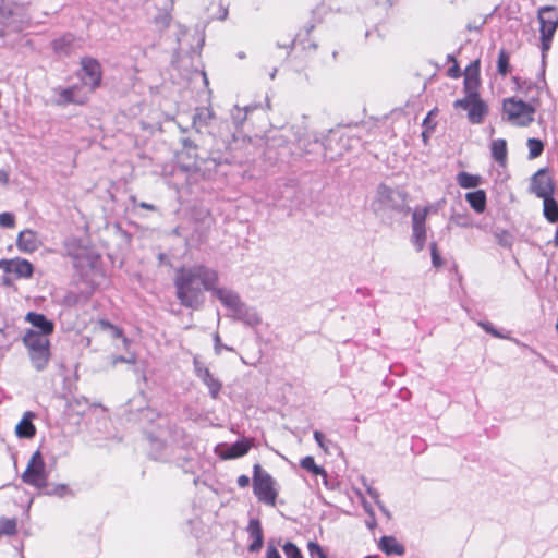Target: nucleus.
I'll list each match as a JSON object with an SVG mask.
<instances>
[{
    "label": "nucleus",
    "instance_id": "f257e3e1",
    "mask_svg": "<svg viewBox=\"0 0 558 558\" xmlns=\"http://www.w3.org/2000/svg\"><path fill=\"white\" fill-rule=\"evenodd\" d=\"M216 269L198 264L181 267L175 271V296L186 308L199 310L204 302V291H210L218 283Z\"/></svg>",
    "mask_w": 558,
    "mask_h": 558
},
{
    "label": "nucleus",
    "instance_id": "f03ea898",
    "mask_svg": "<svg viewBox=\"0 0 558 558\" xmlns=\"http://www.w3.org/2000/svg\"><path fill=\"white\" fill-rule=\"evenodd\" d=\"M32 0H0V37L19 33L27 26V7Z\"/></svg>",
    "mask_w": 558,
    "mask_h": 558
},
{
    "label": "nucleus",
    "instance_id": "7ed1b4c3",
    "mask_svg": "<svg viewBox=\"0 0 558 558\" xmlns=\"http://www.w3.org/2000/svg\"><path fill=\"white\" fill-rule=\"evenodd\" d=\"M23 343L28 350V355L33 367L43 372L48 366L50 360V341L45 335L29 329L23 337Z\"/></svg>",
    "mask_w": 558,
    "mask_h": 558
},
{
    "label": "nucleus",
    "instance_id": "20e7f679",
    "mask_svg": "<svg viewBox=\"0 0 558 558\" xmlns=\"http://www.w3.org/2000/svg\"><path fill=\"white\" fill-rule=\"evenodd\" d=\"M274 477L263 470V468L256 463L253 466V492L257 499L268 506L274 507L278 492L275 488Z\"/></svg>",
    "mask_w": 558,
    "mask_h": 558
},
{
    "label": "nucleus",
    "instance_id": "39448f33",
    "mask_svg": "<svg viewBox=\"0 0 558 558\" xmlns=\"http://www.w3.org/2000/svg\"><path fill=\"white\" fill-rule=\"evenodd\" d=\"M502 109L507 120L517 126H527L534 121L535 108L521 99H505Z\"/></svg>",
    "mask_w": 558,
    "mask_h": 558
},
{
    "label": "nucleus",
    "instance_id": "423d86ee",
    "mask_svg": "<svg viewBox=\"0 0 558 558\" xmlns=\"http://www.w3.org/2000/svg\"><path fill=\"white\" fill-rule=\"evenodd\" d=\"M21 477L27 485L39 489L47 487L48 472L46 471V464L39 450L33 453Z\"/></svg>",
    "mask_w": 558,
    "mask_h": 558
},
{
    "label": "nucleus",
    "instance_id": "0eeeda50",
    "mask_svg": "<svg viewBox=\"0 0 558 558\" xmlns=\"http://www.w3.org/2000/svg\"><path fill=\"white\" fill-rule=\"evenodd\" d=\"M407 194L399 190L390 187L384 183L377 186L376 201L381 207L401 211L405 205Z\"/></svg>",
    "mask_w": 558,
    "mask_h": 558
},
{
    "label": "nucleus",
    "instance_id": "6e6552de",
    "mask_svg": "<svg viewBox=\"0 0 558 558\" xmlns=\"http://www.w3.org/2000/svg\"><path fill=\"white\" fill-rule=\"evenodd\" d=\"M429 213V207L416 208L412 213V234L411 243L414 245L417 252H421L425 247L427 231H426V219Z\"/></svg>",
    "mask_w": 558,
    "mask_h": 558
},
{
    "label": "nucleus",
    "instance_id": "1a4fd4ad",
    "mask_svg": "<svg viewBox=\"0 0 558 558\" xmlns=\"http://www.w3.org/2000/svg\"><path fill=\"white\" fill-rule=\"evenodd\" d=\"M530 192L538 198L554 196L555 183L547 168L537 170L530 180Z\"/></svg>",
    "mask_w": 558,
    "mask_h": 558
},
{
    "label": "nucleus",
    "instance_id": "9d476101",
    "mask_svg": "<svg viewBox=\"0 0 558 558\" xmlns=\"http://www.w3.org/2000/svg\"><path fill=\"white\" fill-rule=\"evenodd\" d=\"M539 32L543 37L554 36L558 27V10L555 7L546 5L538 10Z\"/></svg>",
    "mask_w": 558,
    "mask_h": 558
},
{
    "label": "nucleus",
    "instance_id": "9b49d317",
    "mask_svg": "<svg viewBox=\"0 0 558 558\" xmlns=\"http://www.w3.org/2000/svg\"><path fill=\"white\" fill-rule=\"evenodd\" d=\"M82 71L84 73L83 81L90 89H95L101 82V66L100 63L94 59L85 57L81 60Z\"/></svg>",
    "mask_w": 558,
    "mask_h": 558
},
{
    "label": "nucleus",
    "instance_id": "f8f14e48",
    "mask_svg": "<svg viewBox=\"0 0 558 558\" xmlns=\"http://www.w3.org/2000/svg\"><path fill=\"white\" fill-rule=\"evenodd\" d=\"M196 376L207 386L209 395L216 399L222 388V384L217 379L208 367L204 366L196 357L193 361Z\"/></svg>",
    "mask_w": 558,
    "mask_h": 558
},
{
    "label": "nucleus",
    "instance_id": "ddd939ff",
    "mask_svg": "<svg viewBox=\"0 0 558 558\" xmlns=\"http://www.w3.org/2000/svg\"><path fill=\"white\" fill-rule=\"evenodd\" d=\"M0 269L7 274H14L16 278H31L34 272L33 265L22 258L0 259Z\"/></svg>",
    "mask_w": 558,
    "mask_h": 558
},
{
    "label": "nucleus",
    "instance_id": "4468645a",
    "mask_svg": "<svg viewBox=\"0 0 558 558\" xmlns=\"http://www.w3.org/2000/svg\"><path fill=\"white\" fill-rule=\"evenodd\" d=\"M54 53L58 56H70L81 47L80 40L72 34H64L51 43Z\"/></svg>",
    "mask_w": 558,
    "mask_h": 558
},
{
    "label": "nucleus",
    "instance_id": "2eb2a0df",
    "mask_svg": "<svg viewBox=\"0 0 558 558\" xmlns=\"http://www.w3.org/2000/svg\"><path fill=\"white\" fill-rule=\"evenodd\" d=\"M210 292L230 312L234 311L242 302L239 293L228 288H218L216 284L214 286V289L210 290Z\"/></svg>",
    "mask_w": 558,
    "mask_h": 558
},
{
    "label": "nucleus",
    "instance_id": "dca6fc26",
    "mask_svg": "<svg viewBox=\"0 0 558 558\" xmlns=\"http://www.w3.org/2000/svg\"><path fill=\"white\" fill-rule=\"evenodd\" d=\"M480 61H474L465 72L464 77V92L470 96H480L478 95V86H480Z\"/></svg>",
    "mask_w": 558,
    "mask_h": 558
},
{
    "label": "nucleus",
    "instance_id": "f3484780",
    "mask_svg": "<svg viewBox=\"0 0 558 558\" xmlns=\"http://www.w3.org/2000/svg\"><path fill=\"white\" fill-rule=\"evenodd\" d=\"M39 245L40 241L35 231L25 229L19 233L16 246L21 252L33 253L39 247Z\"/></svg>",
    "mask_w": 558,
    "mask_h": 558
},
{
    "label": "nucleus",
    "instance_id": "a211bd4d",
    "mask_svg": "<svg viewBox=\"0 0 558 558\" xmlns=\"http://www.w3.org/2000/svg\"><path fill=\"white\" fill-rule=\"evenodd\" d=\"M231 313L234 319L240 320L247 326L254 327L260 323V317L257 312L244 302H241V304Z\"/></svg>",
    "mask_w": 558,
    "mask_h": 558
},
{
    "label": "nucleus",
    "instance_id": "6ab92c4d",
    "mask_svg": "<svg viewBox=\"0 0 558 558\" xmlns=\"http://www.w3.org/2000/svg\"><path fill=\"white\" fill-rule=\"evenodd\" d=\"M26 322H28L33 327L37 328L39 335H45L48 338L54 330V325L51 320H49L44 314L29 312L25 317Z\"/></svg>",
    "mask_w": 558,
    "mask_h": 558
},
{
    "label": "nucleus",
    "instance_id": "aec40b11",
    "mask_svg": "<svg viewBox=\"0 0 558 558\" xmlns=\"http://www.w3.org/2000/svg\"><path fill=\"white\" fill-rule=\"evenodd\" d=\"M247 532L253 542L248 545L250 553H257L262 549L264 544V535L260 522L258 519H251L247 525Z\"/></svg>",
    "mask_w": 558,
    "mask_h": 558
},
{
    "label": "nucleus",
    "instance_id": "412c9836",
    "mask_svg": "<svg viewBox=\"0 0 558 558\" xmlns=\"http://www.w3.org/2000/svg\"><path fill=\"white\" fill-rule=\"evenodd\" d=\"M251 448V445L246 440H240L232 445L225 446L223 449L219 450L218 454L223 460L236 459L245 456Z\"/></svg>",
    "mask_w": 558,
    "mask_h": 558
},
{
    "label": "nucleus",
    "instance_id": "4be33fe9",
    "mask_svg": "<svg viewBox=\"0 0 558 558\" xmlns=\"http://www.w3.org/2000/svg\"><path fill=\"white\" fill-rule=\"evenodd\" d=\"M379 548L388 556H402L405 553L404 546L400 544L393 536H383L379 541Z\"/></svg>",
    "mask_w": 558,
    "mask_h": 558
},
{
    "label": "nucleus",
    "instance_id": "5701e85b",
    "mask_svg": "<svg viewBox=\"0 0 558 558\" xmlns=\"http://www.w3.org/2000/svg\"><path fill=\"white\" fill-rule=\"evenodd\" d=\"M33 414L31 412H26L23 418L15 427V433L21 438H32L36 434V428L32 423Z\"/></svg>",
    "mask_w": 558,
    "mask_h": 558
},
{
    "label": "nucleus",
    "instance_id": "b1692460",
    "mask_svg": "<svg viewBox=\"0 0 558 558\" xmlns=\"http://www.w3.org/2000/svg\"><path fill=\"white\" fill-rule=\"evenodd\" d=\"M487 113V106L480 98V96L475 97L473 100L469 111L468 118L472 123H481L485 114Z\"/></svg>",
    "mask_w": 558,
    "mask_h": 558
},
{
    "label": "nucleus",
    "instance_id": "393cba45",
    "mask_svg": "<svg viewBox=\"0 0 558 558\" xmlns=\"http://www.w3.org/2000/svg\"><path fill=\"white\" fill-rule=\"evenodd\" d=\"M492 157L500 166H505L507 161V142L504 138H497L492 142Z\"/></svg>",
    "mask_w": 558,
    "mask_h": 558
},
{
    "label": "nucleus",
    "instance_id": "a878e982",
    "mask_svg": "<svg viewBox=\"0 0 558 558\" xmlns=\"http://www.w3.org/2000/svg\"><path fill=\"white\" fill-rule=\"evenodd\" d=\"M465 198L470 206L476 213H483L486 208V194L483 190L470 192L465 195Z\"/></svg>",
    "mask_w": 558,
    "mask_h": 558
},
{
    "label": "nucleus",
    "instance_id": "bb28decb",
    "mask_svg": "<svg viewBox=\"0 0 558 558\" xmlns=\"http://www.w3.org/2000/svg\"><path fill=\"white\" fill-rule=\"evenodd\" d=\"M214 118V113L208 108H199L193 116V126L197 132H202V129L207 126Z\"/></svg>",
    "mask_w": 558,
    "mask_h": 558
},
{
    "label": "nucleus",
    "instance_id": "cd10ccee",
    "mask_svg": "<svg viewBox=\"0 0 558 558\" xmlns=\"http://www.w3.org/2000/svg\"><path fill=\"white\" fill-rule=\"evenodd\" d=\"M544 216L549 222H558V203L554 196L543 198Z\"/></svg>",
    "mask_w": 558,
    "mask_h": 558
},
{
    "label": "nucleus",
    "instance_id": "c85d7f7f",
    "mask_svg": "<svg viewBox=\"0 0 558 558\" xmlns=\"http://www.w3.org/2000/svg\"><path fill=\"white\" fill-rule=\"evenodd\" d=\"M457 181L463 189H473L480 184L481 178L468 172H460L457 177Z\"/></svg>",
    "mask_w": 558,
    "mask_h": 558
},
{
    "label": "nucleus",
    "instance_id": "c756f323",
    "mask_svg": "<svg viewBox=\"0 0 558 558\" xmlns=\"http://www.w3.org/2000/svg\"><path fill=\"white\" fill-rule=\"evenodd\" d=\"M301 466L313 473L314 475H322L324 478L327 477V473L326 471L322 468V466H318L316 463H315V460L313 457L311 456H306L304 457L301 462H300Z\"/></svg>",
    "mask_w": 558,
    "mask_h": 558
},
{
    "label": "nucleus",
    "instance_id": "7c9ffc66",
    "mask_svg": "<svg viewBox=\"0 0 558 558\" xmlns=\"http://www.w3.org/2000/svg\"><path fill=\"white\" fill-rule=\"evenodd\" d=\"M76 87L62 88L59 90V98L57 99V104L59 106H65L69 104H81V101L74 98V93Z\"/></svg>",
    "mask_w": 558,
    "mask_h": 558
},
{
    "label": "nucleus",
    "instance_id": "2f4dec72",
    "mask_svg": "<svg viewBox=\"0 0 558 558\" xmlns=\"http://www.w3.org/2000/svg\"><path fill=\"white\" fill-rule=\"evenodd\" d=\"M509 58V53L505 49H501L499 51L497 71L502 76L507 75L510 71Z\"/></svg>",
    "mask_w": 558,
    "mask_h": 558
},
{
    "label": "nucleus",
    "instance_id": "473e14b6",
    "mask_svg": "<svg viewBox=\"0 0 558 558\" xmlns=\"http://www.w3.org/2000/svg\"><path fill=\"white\" fill-rule=\"evenodd\" d=\"M526 144L529 147V159H535L542 155L544 150V144L541 140L529 138Z\"/></svg>",
    "mask_w": 558,
    "mask_h": 558
},
{
    "label": "nucleus",
    "instance_id": "72a5a7b5",
    "mask_svg": "<svg viewBox=\"0 0 558 558\" xmlns=\"http://www.w3.org/2000/svg\"><path fill=\"white\" fill-rule=\"evenodd\" d=\"M16 533V520L15 519H2L0 521V536L1 535H14Z\"/></svg>",
    "mask_w": 558,
    "mask_h": 558
},
{
    "label": "nucleus",
    "instance_id": "f704fd0d",
    "mask_svg": "<svg viewBox=\"0 0 558 558\" xmlns=\"http://www.w3.org/2000/svg\"><path fill=\"white\" fill-rule=\"evenodd\" d=\"M282 549L287 558H303L301 550L292 542H287Z\"/></svg>",
    "mask_w": 558,
    "mask_h": 558
},
{
    "label": "nucleus",
    "instance_id": "c9c22d12",
    "mask_svg": "<svg viewBox=\"0 0 558 558\" xmlns=\"http://www.w3.org/2000/svg\"><path fill=\"white\" fill-rule=\"evenodd\" d=\"M46 488L47 489H46L45 494H47L49 496L63 497L71 493V490L69 489V487L65 484H58V485H54L52 488H48V486H47Z\"/></svg>",
    "mask_w": 558,
    "mask_h": 558
},
{
    "label": "nucleus",
    "instance_id": "e433bc0d",
    "mask_svg": "<svg viewBox=\"0 0 558 558\" xmlns=\"http://www.w3.org/2000/svg\"><path fill=\"white\" fill-rule=\"evenodd\" d=\"M307 549L312 558H327V555L323 550L322 546L316 542H308Z\"/></svg>",
    "mask_w": 558,
    "mask_h": 558
},
{
    "label": "nucleus",
    "instance_id": "4c0bfd02",
    "mask_svg": "<svg viewBox=\"0 0 558 558\" xmlns=\"http://www.w3.org/2000/svg\"><path fill=\"white\" fill-rule=\"evenodd\" d=\"M430 255H432L433 266L436 268H439L442 265V259L438 252V246H437L436 242L430 243Z\"/></svg>",
    "mask_w": 558,
    "mask_h": 558
},
{
    "label": "nucleus",
    "instance_id": "58836bf2",
    "mask_svg": "<svg viewBox=\"0 0 558 558\" xmlns=\"http://www.w3.org/2000/svg\"><path fill=\"white\" fill-rule=\"evenodd\" d=\"M474 99H475V96H470V95L465 94L464 98L457 99L454 101L453 106H454V108H461V109L469 111Z\"/></svg>",
    "mask_w": 558,
    "mask_h": 558
},
{
    "label": "nucleus",
    "instance_id": "ea45409f",
    "mask_svg": "<svg viewBox=\"0 0 558 558\" xmlns=\"http://www.w3.org/2000/svg\"><path fill=\"white\" fill-rule=\"evenodd\" d=\"M15 225L14 216L11 213L0 214V226L3 228H13Z\"/></svg>",
    "mask_w": 558,
    "mask_h": 558
},
{
    "label": "nucleus",
    "instance_id": "a19ab883",
    "mask_svg": "<svg viewBox=\"0 0 558 558\" xmlns=\"http://www.w3.org/2000/svg\"><path fill=\"white\" fill-rule=\"evenodd\" d=\"M80 301V295L74 292H69L63 298V303L68 306H75Z\"/></svg>",
    "mask_w": 558,
    "mask_h": 558
},
{
    "label": "nucleus",
    "instance_id": "79ce46f5",
    "mask_svg": "<svg viewBox=\"0 0 558 558\" xmlns=\"http://www.w3.org/2000/svg\"><path fill=\"white\" fill-rule=\"evenodd\" d=\"M480 326L488 333L493 335L494 337L500 338V333L494 328V326L490 323H480Z\"/></svg>",
    "mask_w": 558,
    "mask_h": 558
},
{
    "label": "nucleus",
    "instance_id": "37998d69",
    "mask_svg": "<svg viewBox=\"0 0 558 558\" xmlns=\"http://www.w3.org/2000/svg\"><path fill=\"white\" fill-rule=\"evenodd\" d=\"M214 341H215V352L216 354H220L221 353V350L222 349H226V350H232L231 348L227 347V345H223L220 341V337L218 333H215L214 336Z\"/></svg>",
    "mask_w": 558,
    "mask_h": 558
},
{
    "label": "nucleus",
    "instance_id": "c03bdc74",
    "mask_svg": "<svg viewBox=\"0 0 558 558\" xmlns=\"http://www.w3.org/2000/svg\"><path fill=\"white\" fill-rule=\"evenodd\" d=\"M314 438H315L316 442L318 444V446L320 448H323L324 450H327L326 438H325V435L322 432L315 430L314 432Z\"/></svg>",
    "mask_w": 558,
    "mask_h": 558
},
{
    "label": "nucleus",
    "instance_id": "a18cd8bd",
    "mask_svg": "<svg viewBox=\"0 0 558 558\" xmlns=\"http://www.w3.org/2000/svg\"><path fill=\"white\" fill-rule=\"evenodd\" d=\"M363 484L366 488L367 494L371 496V498L374 499L375 504H377V501H380L379 493L375 488H373L371 485H367L365 480H363Z\"/></svg>",
    "mask_w": 558,
    "mask_h": 558
},
{
    "label": "nucleus",
    "instance_id": "49530a36",
    "mask_svg": "<svg viewBox=\"0 0 558 558\" xmlns=\"http://www.w3.org/2000/svg\"><path fill=\"white\" fill-rule=\"evenodd\" d=\"M265 558H281V555L279 554V551L277 550V548L275 546L269 544L267 546Z\"/></svg>",
    "mask_w": 558,
    "mask_h": 558
},
{
    "label": "nucleus",
    "instance_id": "de8ad7c7",
    "mask_svg": "<svg viewBox=\"0 0 558 558\" xmlns=\"http://www.w3.org/2000/svg\"><path fill=\"white\" fill-rule=\"evenodd\" d=\"M433 114V111H430L427 117L424 119L423 121V126L425 128V130L427 131H433L434 128H435V123L432 122L430 120V116Z\"/></svg>",
    "mask_w": 558,
    "mask_h": 558
},
{
    "label": "nucleus",
    "instance_id": "09e8293b",
    "mask_svg": "<svg viewBox=\"0 0 558 558\" xmlns=\"http://www.w3.org/2000/svg\"><path fill=\"white\" fill-rule=\"evenodd\" d=\"M182 145H183V148L186 149L187 151L190 150H195L197 148V145L190 138H184L182 141Z\"/></svg>",
    "mask_w": 558,
    "mask_h": 558
},
{
    "label": "nucleus",
    "instance_id": "8fccbe9b",
    "mask_svg": "<svg viewBox=\"0 0 558 558\" xmlns=\"http://www.w3.org/2000/svg\"><path fill=\"white\" fill-rule=\"evenodd\" d=\"M236 483L240 487L245 488L250 485V477L247 475H240L236 480Z\"/></svg>",
    "mask_w": 558,
    "mask_h": 558
},
{
    "label": "nucleus",
    "instance_id": "3c124183",
    "mask_svg": "<svg viewBox=\"0 0 558 558\" xmlns=\"http://www.w3.org/2000/svg\"><path fill=\"white\" fill-rule=\"evenodd\" d=\"M460 74H461V72H460V68H459V65H458L457 63H454V65H452V66H451V68H449V70H448V75H449L450 77L457 78V77H459V76H460Z\"/></svg>",
    "mask_w": 558,
    "mask_h": 558
},
{
    "label": "nucleus",
    "instance_id": "603ef678",
    "mask_svg": "<svg viewBox=\"0 0 558 558\" xmlns=\"http://www.w3.org/2000/svg\"><path fill=\"white\" fill-rule=\"evenodd\" d=\"M235 110H236V114L233 113V119L238 122H242L243 120H245L246 118V112H247V109L244 110V113L243 116L241 114L242 113V110L239 108V107H235Z\"/></svg>",
    "mask_w": 558,
    "mask_h": 558
},
{
    "label": "nucleus",
    "instance_id": "864d4df0",
    "mask_svg": "<svg viewBox=\"0 0 558 558\" xmlns=\"http://www.w3.org/2000/svg\"><path fill=\"white\" fill-rule=\"evenodd\" d=\"M551 38H553V36H548L547 38H545V37H543V36L541 35V40H542V50H543V52H545L546 50H548V49H549V44H550V41H551Z\"/></svg>",
    "mask_w": 558,
    "mask_h": 558
},
{
    "label": "nucleus",
    "instance_id": "5fc2aeb1",
    "mask_svg": "<svg viewBox=\"0 0 558 558\" xmlns=\"http://www.w3.org/2000/svg\"><path fill=\"white\" fill-rule=\"evenodd\" d=\"M138 206L141 208L153 210V211L157 210V207L154 204H149V203H146V202L138 203Z\"/></svg>",
    "mask_w": 558,
    "mask_h": 558
},
{
    "label": "nucleus",
    "instance_id": "6e6d98bb",
    "mask_svg": "<svg viewBox=\"0 0 558 558\" xmlns=\"http://www.w3.org/2000/svg\"><path fill=\"white\" fill-rule=\"evenodd\" d=\"M8 181H9L8 172L4 170H0V183L5 185L8 183Z\"/></svg>",
    "mask_w": 558,
    "mask_h": 558
},
{
    "label": "nucleus",
    "instance_id": "4d7b16f0",
    "mask_svg": "<svg viewBox=\"0 0 558 558\" xmlns=\"http://www.w3.org/2000/svg\"><path fill=\"white\" fill-rule=\"evenodd\" d=\"M378 506V508L380 509V511L387 517V518H390V512L388 511V509L384 506V504L381 501H377L376 504Z\"/></svg>",
    "mask_w": 558,
    "mask_h": 558
},
{
    "label": "nucleus",
    "instance_id": "13d9d810",
    "mask_svg": "<svg viewBox=\"0 0 558 558\" xmlns=\"http://www.w3.org/2000/svg\"><path fill=\"white\" fill-rule=\"evenodd\" d=\"M108 325L114 330V335L117 337H120L122 335V331L120 329L116 328L114 326H112L110 324H108Z\"/></svg>",
    "mask_w": 558,
    "mask_h": 558
},
{
    "label": "nucleus",
    "instance_id": "bf43d9fd",
    "mask_svg": "<svg viewBox=\"0 0 558 558\" xmlns=\"http://www.w3.org/2000/svg\"><path fill=\"white\" fill-rule=\"evenodd\" d=\"M2 281H3V284H5V286H10L11 284V281H10V279L8 277H3Z\"/></svg>",
    "mask_w": 558,
    "mask_h": 558
},
{
    "label": "nucleus",
    "instance_id": "052dcab7",
    "mask_svg": "<svg viewBox=\"0 0 558 558\" xmlns=\"http://www.w3.org/2000/svg\"><path fill=\"white\" fill-rule=\"evenodd\" d=\"M554 242H555V245L558 246V227H557V230H556V233H555Z\"/></svg>",
    "mask_w": 558,
    "mask_h": 558
},
{
    "label": "nucleus",
    "instance_id": "680f3d73",
    "mask_svg": "<svg viewBox=\"0 0 558 558\" xmlns=\"http://www.w3.org/2000/svg\"><path fill=\"white\" fill-rule=\"evenodd\" d=\"M428 132H429V131H427V130H424V131H423L422 136H423V138H424V140H426V138H427V136H428Z\"/></svg>",
    "mask_w": 558,
    "mask_h": 558
},
{
    "label": "nucleus",
    "instance_id": "e2e57ef3",
    "mask_svg": "<svg viewBox=\"0 0 558 558\" xmlns=\"http://www.w3.org/2000/svg\"><path fill=\"white\" fill-rule=\"evenodd\" d=\"M500 244L504 246H509L510 243H508L506 240H500Z\"/></svg>",
    "mask_w": 558,
    "mask_h": 558
},
{
    "label": "nucleus",
    "instance_id": "0e129e2a",
    "mask_svg": "<svg viewBox=\"0 0 558 558\" xmlns=\"http://www.w3.org/2000/svg\"><path fill=\"white\" fill-rule=\"evenodd\" d=\"M221 14H223V15L221 16V20H225V19L227 17L228 11H227V10L221 11Z\"/></svg>",
    "mask_w": 558,
    "mask_h": 558
},
{
    "label": "nucleus",
    "instance_id": "69168bd1",
    "mask_svg": "<svg viewBox=\"0 0 558 558\" xmlns=\"http://www.w3.org/2000/svg\"><path fill=\"white\" fill-rule=\"evenodd\" d=\"M221 14H223V15L221 16V20H225V19L227 17L228 11H227V10L221 11Z\"/></svg>",
    "mask_w": 558,
    "mask_h": 558
},
{
    "label": "nucleus",
    "instance_id": "338daca9",
    "mask_svg": "<svg viewBox=\"0 0 558 558\" xmlns=\"http://www.w3.org/2000/svg\"><path fill=\"white\" fill-rule=\"evenodd\" d=\"M276 72H277V70H276V69H274V71L270 73V78H271V80H274V78H275Z\"/></svg>",
    "mask_w": 558,
    "mask_h": 558
},
{
    "label": "nucleus",
    "instance_id": "774afa93",
    "mask_svg": "<svg viewBox=\"0 0 558 558\" xmlns=\"http://www.w3.org/2000/svg\"><path fill=\"white\" fill-rule=\"evenodd\" d=\"M238 57H239L240 59H244V58H245V53H244V52H239V53H238Z\"/></svg>",
    "mask_w": 558,
    "mask_h": 558
}]
</instances>
